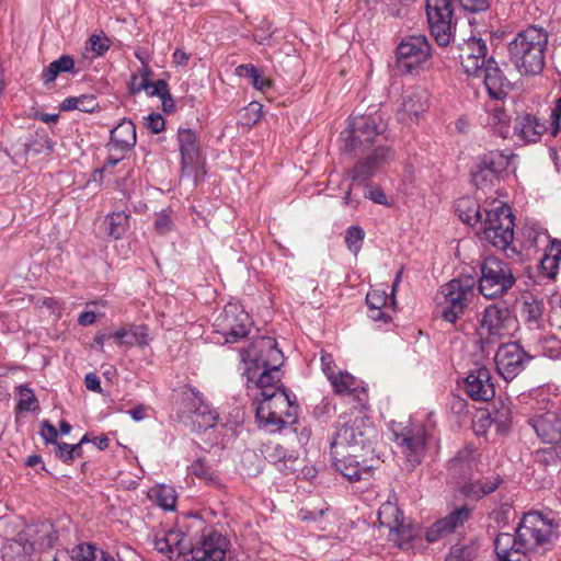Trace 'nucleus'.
Wrapping results in <instances>:
<instances>
[{"label": "nucleus", "instance_id": "61", "mask_svg": "<svg viewBox=\"0 0 561 561\" xmlns=\"http://www.w3.org/2000/svg\"><path fill=\"white\" fill-rule=\"evenodd\" d=\"M78 110L85 113H91L98 107V102L94 95L83 94L78 96Z\"/></svg>", "mask_w": 561, "mask_h": 561}, {"label": "nucleus", "instance_id": "22", "mask_svg": "<svg viewBox=\"0 0 561 561\" xmlns=\"http://www.w3.org/2000/svg\"><path fill=\"white\" fill-rule=\"evenodd\" d=\"M485 41L470 37L460 49L459 60L468 76L481 77V69L489 64Z\"/></svg>", "mask_w": 561, "mask_h": 561}, {"label": "nucleus", "instance_id": "40", "mask_svg": "<svg viewBox=\"0 0 561 561\" xmlns=\"http://www.w3.org/2000/svg\"><path fill=\"white\" fill-rule=\"evenodd\" d=\"M502 481L500 476H493L484 480L467 482L461 491L467 497L479 500L494 492Z\"/></svg>", "mask_w": 561, "mask_h": 561}, {"label": "nucleus", "instance_id": "1", "mask_svg": "<svg viewBox=\"0 0 561 561\" xmlns=\"http://www.w3.org/2000/svg\"><path fill=\"white\" fill-rule=\"evenodd\" d=\"M241 358L244 363L247 383L253 382L263 392H278L286 388L282 383L280 366L284 364V355L277 347L275 339L260 336L249 348L242 350Z\"/></svg>", "mask_w": 561, "mask_h": 561}, {"label": "nucleus", "instance_id": "25", "mask_svg": "<svg viewBox=\"0 0 561 561\" xmlns=\"http://www.w3.org/2000/svg\"><path fill=\"white\" fill-rule=\"evenodd\" d=\"M330 383L337 396L352 397L356 407L367 408L368 393L362 380L356 379L347 371L339 370L337 375L330 380Z\"/></svg>", "mask_w": 561, "mask_h": 561}, {"label": "nucleus", "instance_id": "7", "mask_svg": "<svg viewBox=\"0 0 561 561\" xmlns=\"http://www.w3.org/2000/svg\"><path fill=\"white\" fill-rule=\"evenodd\" d=\"M476 279L472 276H460L443 285L437 295L442 318L455 323L474 297Z\"/></svg>", "mask_w": 561, "mask_h": 561}, {"label": "nucleus", "instance_id": "36", "mask_svg": "<svg viewBox=\"0 0 561 561\" xmlns=\"http://www.w3.org/2000/svg\"><path fill=\"white\" fill-rule=\"evenodd\" d=\"M546 130V125L535 115L523 114L515 118L514 135L520 140L536 142Z\"/></svg>", "mask_w": 561, "mask_h": 561}, {"label": "nucleus", "instance_id": "63", "mask_svg": "<svg viewBox=\"0 0 561 561\" xmlns=\"http://www.w3.org/2000/svg\"><path fill=\"white\" fill-rule=\"evenodd\" d=\"M71 444H67V443H64V442H58L56 444V450H55V456L57 458H59L62 462L65 463H70L72 461V456H71Z\"/></svg>", "mask_w": 561, "mask_h": 561}, {"label": "nucleus", "instance_id": "60", "mask_svg": "<svg viewBox=\"0 0 561 561\" xmlns=\"http://www.w3.org/2000/svg\"><path fill=\"white\" fill-rule=\"evenodd\" d=\"M41 436L43 437V439L46 444L56 445L58 443L57 442L58 432H57L56 427L53 424H50L48 421H44L42 423Z\"/></svg>", "mask_w": 561, "mask_h": 561}, {"label": "nucleus", "instance_id": "12", "mask_svg": "<svg viewBox=\"0 0 561 561\" xmlns=\"http://www.w3.org/2000/svg\"><path fill=\"white\" fill-rule=\"evenodd\" d=\"M392 434L396 443L410 466V470L419 466L425 455L426 428L419 423L393 424Z\"/></svg>", "mask_w": 561, "mask_h": 561}, {"label": "nucleus", "instance_id": "23", "mask_svg": "<svg viewBox=\"0 0 561 561\" xmlns=\"http://www.w3.org/2000/svg\"><path fill=\"white\" fill-rule=\"evenodd\" d=\"M527 422L543 444L561 445V410L536 414Z\"/></svg>", "mask_w": 561, "mask_h": 561}, {"label": "nucleus", "instance_id": "17", "mask_svg": "<svg viewBox=\"0 0 561 561\" xmlns=\"http://www.w3.org/2000/svg\"><path fill=\"white\" fill-rule=\"evenodd\" d=\"M530 359L517 342L502 344L494 356L497 374L506 381L517 377Z\"/></svg>", "mask_w": 561, "mask_h": 561}, {"label": "nucleus", "instance_id": "31", "mask_svg": "<svg viewBox=\"0 0 561 561\" xmlns=\"http://www.w3.org/2000/svg\"><path fill=\"white\" fill-rule=\"evenodd\" d=\"M136 145V127L129 119L124 118L111 130L110 141L106 145L108 152H127Z\"/></svg>", "mask_w": 561, "mask_h": 561}, {"label": "nucleus", "instance_id": "30", "mask_svg": "<svg viewBox=\"0 0 561 561\" xmlns=\"http://www.w3.org/2000/svg\"><path fill=\"white\" fill-rule=\"evenodd\" d=\"M154 548L172 560L181 556H186L190 546L187 543V536L184 533L178 529H171L162 537L156 538Z\"/></svg>", "mask_w": 561, "mask_h": 561}, {"label": "nucleus", "instance_id": "21", "mask_svg": "<svg viewBox=\"0 0 561 561\" xmlns=\"http://www.w3.org/2000/svg\"><path fill=\"white\" fill-rule=\"evenodd\" d=\"M472 510L462 505L453 510L447 516L436 520L425 533L428 542H436L458 531L471 518Z\"/></svg>", "mask_w": 561, "mask_h": 561}, {"label": "nucleus", "instance_id": "15", "mask_svg": "<svg viewBox=\"0 0 561 561\" xmlns=\"http://www.w3.org/2000/svg\"><path fill=\"white\" fill-rule=\"evenodd\" d=\"M479 324L480 336L494 343L513 333L517 327V319L508 308L493 304L484 309Z\"/></svg>", "mask_w": 561, "mask_h": 561}, {"label": "nucleus", "instance_id": "59", "mask_svg": "<svg viewBox=\"0 0 561 561\" xmlns=\"http://www.w3.org/2000/svg\"><path fill=\"white\" fill-rule=\"evenodd\" d=\"M192 473L204 480H211L214 472L203 460L198 459L192 465Z\"/></svg>", "mask_w": 561, "mask_h": 561}, {"label": "nucleus", "instance_id": "44", "mask_svg": "<svg viewBox=\"0 0 561 561\" xmlns=\"http://www.w3.org/2000/svg\"><path fill=\"white\" fill-rule=\"evenodd\" d=\"M105 225L108 236L114 239L122 238L129 229V215L124 211H113L105 218Z\"/></svg>", "mask_w": 561, "mask_h": 561}, {"label": "nucleus", "instance_id": "10", "mask_svg": "<svg viewBox=\"0 0 561 561\" xmlns=\"http://www.w3.org/2000/svg\"><path fill=\"white\" fill-rule=\"evenodd\" d=\"M378 520L381 526L389 529V540L402 550L412 549V542L421 535L419 527L407 520L403 512L394 503L386 502L379 507Z\"/></svg>", "mask_w": 561, "mask_h": 561}, {"label": "nucleus", "instance_id": "9", "mask_svg": "<svg viewBox=\"0 0 561 561\" xmlns=\"http://www.w3.org/2000/svg\"><path fill=\"white\" fill-rule=\"evenodd\" d=\"M516 283V277L510 264L497 257H486L481 264L479 291L488 298L494 299L505 295Z\"/></svg>", "mask_w": 561, "mask_h": 561}, {"label": "nucleus", "instance_id": "52", "mask_svg": "<svg viewBox=\"0 0 561 561\" xmlns=\"http://www.w3.org/2000/svg\"><path fill=\"white\" fill-rule=\"evenodd\" d=\"M365 238V231L359 226H351L346 229L345 243L347 249L357 254L362 248L363 240Z\"/></svg>", "mask_w": 561, "mask_h": 561}, {"label": "nucleus", "instance_id": "62", "mask_svg": "<svg viewBox=\"0 0 561 561\" xmlns=\"http://www.w3.org/2000/svg\"><path fill=\"white\" fill-rule=\"evenodd\" d=\"M146 127L153 134L161 133L165 127V122L160 114H150L147 117Z\"/></svg>", "mask_w": 561, "mask_h": 561}, {"label": "nucleus", "instance_id": "42", "mask_svg": "<svg viewBox=\"0 0 561 561\" xmlns=\"http://www.w3.org/2000/svg\"><path fill=\"white\" fill-rule=\"evenodd\" d=\"M456 211L459 218L469 226L482 221V214L479 204L469 197L460 198L456 204Z\"/></svg>", "mask_w": 561, "mask_h": 561}, {"label": "nucleus", "instance_id": "64", "mask_svg": "<svg viewBox=\"0 0 561 561\" xmlns=\"http://www.w3.org/2000/svg\"><path fill=\"white\" fill-rule=\"evenodd\" d=\"M542 247L545 249V255L561 261V241L550 239V242H548V244H543Z\"/></svg>", "mask_w": 561, "mask_h": 561}, {"label": "nucleus", "instance_id": "38", "mask_svg": "<svg viewBox=\"0 0 561 561\" xmlns=\"http://www.w3.org/2000/svg\"><path fill=\"white\" fill-rule=\"evenodd\" d=\"M367 314L374 321L389 322L391 317L388 314V295L385 290L373 289L366 295Z\"/></svg>", "mask_w": 561, "mask_h": 561}, {"label": "nucleus", "instance_id": "11", "mask_svg": "<svg viewBox=\"0 0 561 561\" xmlns=\"http://www.w3.org/2000/svg\"><path fill=\"white\" fill-rule=\"evenodd\" d=\"M481 222V238L493 247L505 250L513 242L514 217L507 205H497L485 210V219Z\"/></svg>", "mask_w": 561, "mask_h": 561}, {"label": "nucleus", "instance_id": "56", "mask_svg": "<svg viewBox=\"0 0 561 561\" xmlns=\"http://www.w3.org/2000/svg\"><path fill=\"white\" fill-rule=\"evenodd\" d=\"M154 229L160 234H165L172 230L173 221L168 210H162L156 215Z\"/></svg>", "mask_w": 561, "mask_h": 561}, {"label": "nucleus", "instance_id": "43", "mask_svg": "<svg viewBox=\"0 0 561 561\" xmlns=\"http://www.w3.org/2000/svg\"><path fill=\"white\" fill-rule=\"evenodd\" d=\"M75 68V60L69 55H62L54 60L42 72V79L45 84L53 83L59 73L71 72Z\"/></svg>", "mask_w": 561, "mask_h": 561}, {"label": "nucleus", "instance_id": "28", "mask_svg": "<svg viewBox=\"0 0 561 561\" xmlns=\"http://www.w3.org/2000/svg\"><path fill=\"white\" fill-rule=\"evenodd\" d=\"M22 535L28 539V545H32L34 552L53 548L59 538L55 526L49 522L33 524Z\"/></svg>", "mask_w": 561, "mask_h": 561}, {"label": "nucleus", "instance_id": "37", "mask_svg": "<svg viewBox=\"0 0 561 561\" xmlns=\"http://www.w3.org/2000/svg\"><path fill=\"white\" fill-rule=\"evenodd\" d=\"M111 336L115 339L119 345H126L128 347L135 345L144 347L150 342L149 329L147 325H130L128 328H123L115 331Z\"/></svg>", "mask_w": 561, "mask_h": 561}, {"label": "nucleus", "instance_id": "45", "mask_svg": "<svg viewBox=\"0 0 561 561\" xmlns=\"http://www.w3.org/2000/svg\"><path fill=\"white\" fill-rule=\"evenodd\" d=\"M510 115L500 105L489 108L488 124L503 138L510 135Z\"/></svg>", "mask_w": 561, "mask_h": 561}, {"label": "nucleus", "instance_id": "13", "mask_svg": "<svg viewBox=\"0 0 561 561\" xmlns=\"http://www.w3.org/2000/svg\"><path fill=\"white\" fill-rule=\"evenodd\" d=\"M252 325L250 314L239 302H228L214 322L217 333L226 343H236L245 337Z\"/></svg>", "mask_w": 561, "mask_h": 561}, {"label": "nucleus", "instance_id": "29", "mask_svg": "<svg viewBox=\"0 0 561 561\" xmlns=\"http://www.w3.org/2000/svg\"><path fill=\"white\" fill-rule=\"evenodd\" d=\"M518 534L500 533L494 540V549L500 561H530L526 549L519 543Z\"/></svg>", "mask_w": 561, "mask_h": 561}, {"label": "nucleus", "instance_id": "14", "mask_svg": "<svg viewBox=\"0 0 561 561\" xmlns=\"http://www.w3.org/2000/svg\"><path fill=\"white\" fill-rule=\"evenodd\" d=\"M428 30L437 45L447 46L454 38V9L450 0H426Z\"/></svg>", "mask_w": 561, "mask_h": 561}, {"label": "nucleus", "instance_id": "41", "mask_svg": "<svg viewBox=\"0 0 561 561\" xmlns=\"http://www.w3.org/2000/svg\"><path fill=\"white\" fill-rule=\"evenodd\" d=\"M33 552L32 545H28V539L20 534L16 539L2 548V559L3 561H27V558Z\"/></svg>", "mask_w": 561, "mask_h": 561}, {"label": "nucleus", "instance_id": "33", "mask_svg": "<svg viewBox=\"0 0 561 561\" xmlns=\"http://www.w3.org/2000/svg\"><path fill=\"white\" fill-rule=\"evenodd\" d=\"M545 302L542 299L526 294L522 297L520 318L529 330H539L543 325Z\"/></svg>", "mask_w": 561, "mask_h": 561}, {"label": "nucleus", "instance_id": "8", "mask_svg": "<svg viewBox=\"0 0 561 561\" xmlns=\"http://www.w3.org/2000/svg\"><path fill=\"white\" fill-rule=\"evenodd\" d=\"M178 419L192 431H205L216 425L217 412L205 402L203 394L195 388H187L182 392L179 402Z\"/></svg>", "mask_w": 561, "mask_h": 561}, {"label": "nucleus", "instance_id": "3", "mask_svg": "<svg viewBox=\"0 0 561 561\" xmlns=\"http://www.w3.org/2000/svg\"><path fill=\"white\" fill-rule=\"evenodd\" d=\"M560 526L561 519L554 517L552 513L528 512L517 526L519 543L527 553L550 550L558 538Z\"/></svg>", "mask_w": 561, "mask_h": 561}, {"label": "nucleus", "instance_id": "50", "mask_svg": "<svg viewBox=\"0 0 561 561\" xmlns=\"http://www.w3.org/2000/svg\"><path fill=\"white\" fill-rule=\"evenodd\" d=\"M151 496L156 503L165 511H173L175 508L176 495L173 488L161 485L151 490Z\"/></svg>", "mask_w": 561, "mask_h": 561}, {"label": "nucleus", "instance_id": "5", "mask_svg": "<svg viewBox=\"0 0 561 561\" xmlns=\"http://www.w3.org/2000/svg\"><path fill=\"white\" fill-rule=\"evenodd\" d=\"M259 424L270 431H279L286 424H294L298 417V405L293 402L285 390L263 392V400L255 398Z\"/></svg>", "mask_w": 561, "mask_h": 561}, {"label": "nucleus", "instance_id": "39", "mask_svg": "<svg viewBox=\"0 0 561 561\" xmlns=\"http://www.w3.org/2000/svg\"><path fill=\"white\" fill-rule=\"evenodd\" d=\"M54 561H100V551L91 543H79L71 550H57Z\"/></svg>", "mask_w": 561, "mask_h": 561}, {"label": "nucleus", "instance_id": "51", "mask_svg": "<svg viewBox=\"0 0 561 561\" xmlns=\"http://www.w3.org/2000/svg\"><path fill=\"white\" fill-rule=\"evenodd\" d=\"M541 355L551 359H561V340L551 335L545 336L538 343Z\"/></svg>", "mask_w": 561, "mask_h": 561}, {"label": "nucleus", "instance_id": "47", "mask_svg": "<svg viewBox=\"0 0 561 561\" xmlns=\"http://www.w3.org/2000/svg\"><path fill=\"white\" fill-rule=\"evenodd\" d=\"M479 545L470 541L467 545H454L445 561H474L478 556Z\"/></svg>", "mask_w": 561, "mask_h": 561}, {"label": "nucleus", "instance_id": "49", "mask_svg": "<svg viewBox=\"0 0 561 561\" xmlns=\"http://www.w3.org/2000/svg\"><path fill=\"white\" fill-rule=\"evenodd\" d=\"M472 182L477 187L483 188L495 184L499 180L491 173V171L483 167V160L479 157L476 165L471 170Z\"/></svg>", "mask_w": 561, "mask_h": 561}, {"label": "nucleus", "instance_id": "20", "mask_svg": "<svg viewBox=\"0 0 561 561\" xmlns=\"http://www.w3.org/2000/svg\"><path fill=\"white\" fill-rule=\"evenodd\" d=\"M227 550V540L216 531L203 536L194 546L190 547L185 561H224Z\"/></svg>", "mask_w": 561, "mask_h": 561}, {"label": "nucleus", "instance_id": "46", "mask_svg": "<svg viewBox=\"0 0 561 561\" xmlns=\"http://www.w3.org/2000/svg\"><path fill=\"white\" fill-rule=\"evenodd\" d=\"M236 75L249 79L256 90L265 91L271 88V81L263 77L259 69L251 64L238 66Z\"/></svg>", "mask_w": 561, "mask_h": 561}, {"label": "nucleus", "instance_id": "26", "mask_svg": "<svg viewBox=\"0 0 561 561\" xmlns=\"http://www.w3.org/2000/svg\"><path fill=\"white\" fill-rule=\"evenodd\" d=\"M262 453L265 459L284 474H293L301 466L298 453L289 450L279 444L268 443L264 445Z\"/></svg>", "mask_w": 561, "mask_h": 561}, {"label": "nucleus", "instance_id": "53", "mask_svg": "<svg viewBox=\"0 0 561 561\" xmlns=\"http://www.w3.org/2000/svg\"><path fill=\"white\" fill-rule=\"evenodd\" d=\"M37 399L33 390L26 386L19 387L18 409L21 411H34L37 407Z\"/></svg>", "mask_w": 561, "mask_h": 561}, {"label": "nucleus", "instance_id": "34", "mask_svg": "<svg viewBox=\"0 0 561 561\" xmlns=\"http://www.w3.org/2000/svg\"><path fill=\"white\" fill-rule=\"evenodd\" d=\"M480 158L483 160V167L500 181L508 174V169L517 156L510 149H494L481 154Z\"/></svg>", "mask_w": 561, "mask_h": 561}, {"label": "nucleus", "instance_id": "4", "mask_svg": "<svg viewBox=\"0 0 561 561\" xmlns=\"http://www.w3.org/2000/svg\"><path fill=\"white\" fill-rule=\"evenodd\" d=\"M377 436L378 431L368 417L347 419L346 416H340L331 442V449L347 448L355 453L370 455V459H373Z\"/></svg>", "mask_w": 561, "mask_h": 561}, {"label": "nucleus", "instance_id": "19", "mask_svg": "<svg viewBox=\"0 0 561 561\" xmlns=\"http://www.w3.org/2000/svg\"><path fill=\"white\" fill-rule=\"evenodd\" d=\"M462 389L473 401L486 402L492 400L495 396V387L489 368L478 366L469 370L462 380Z\"/></svg>", "mask_w": 561, "mask_h": 561}, {"label": "nucleus", "instance_id": "2", "mask_svg": "<svg viewBox=\"0 0 561 561\" xmlns=\"http://www.w3.org/2000/svg\"><path fill=\"white\" fill-rule=\"evenodd\" d=\"M548 32L538 25L519 31L508 44V57L523 76H536L545 67Z\"/></svg>", "mask_w": 561, "mask_h": 561}, {"label": "nucleus", "instance_id": "54", "mask_svg": "<svg viewBox=\"0 0 561 561\" xmlns=\"http://www.w3.org/2000/svg\"><path fill=\"white\" fill-rule=\"evenodd\" d=\"M88 44L90 49L98 57H102L111 47V39L105 34H92L89 37Z\"/></svg>", "mask_w": 561, "mask_h": 561}, {"label": "nucleus", "instance_id": "57", "mask_svg": "<svg viewBox=\"0 0 561 561\" xmlns=\"http://www.w3.org/2000/svg\"><path fill=\"white\" fill-rule=\"evenodd\" d=\"M320 359H321L322 371L330 381L339 373V371H336V366H335L333 356L329 353H322Z\"/></svg>", "mask_w": 561, "mask_h": 561}, {"label": "nucleus", "instance_id": "18", "mask_svg": "<svg viewBox=\"0 0 561 561\" xmlns=\"http://www.w3.org/2000/svg\"><path fill=\"white\" fill-rule=\"evenodd\" d=\"M334 457V467L350 481L366 480L370 476L373 465H367V458L370 455L364 453H355L350 449L344 455L340 449H331Z\"/></svg>", "mask_w": 561, "mask_h": 561}, {"label": "nucleus", "instance_id": "48", "mask_svg": "<svg viewBox=\"0 0 561 561\" xmlns=\"http://www.w3.org/2000/svg\"><path fill=\"white\" fill-rule=\"evenodd\" d=\"M525 244L528 249L541 248L550 242V236L547 230L538 225L526 226L523 231Z\"/></svg>", "mask_w": 561, "mask_h": 561}, {"label": "nucleus", "instance_id": "27", "mask_svg": "<svg viewBox=\"0 0 561 561\" xmlns=\"http://www.w3.org/2000/svg\"><path fill=\"white\" fill-rule=\"evenodd\" d=\"M484 87L491 99L496 101L504 100L511 90V82L500 69L493 57H490L489 64L481 69Z\"/></svg>", "mask_w": 561, "mask_h": 561}, {"label": "nucleus", "instance_id": "6", "mask_svg": "<svg viewBox=\"0 0 561 561\" xmlns=\"http://www.w3.org/2000/svg\"><path fill=\"white\" fill-rule=\"evenodd\" d=\"M387 123L379 112L354 116L350 128L341 134L342 150L345 152L364 151L366 148L385 138Z\"/></svg>", "mask_w": 561, "mask_h": 561}, {"label": "nucleus", "instance_id": "16", "mask_svg": "<svg viewBox=\"0 0 561 561\" xmlns=\"http://www.w3.org/2000/svg\"><path fill=\"white\" fill-rule=\"evenodd\" d=\"M431 57V44L425 35L404 37L397 47V61L400 71L415 73L423 69Z\"/></svg>", "mask_w": 561, "mask_h": 561}, {"label": "nucleus", "instance_id": "24", "mask_svg": "<svg viewBox=\"0 0 561 561\" xmlns=\"http://www.w3.org/2000/svg\"><path fill=\"white\" fill-rule=\"evenodd\" d=\"M392 159L393 153L389 147L378 146L368 157L356 163L354 168L348 171V178L355 183H364Z\"/></svg>", "mask_w": 561, "mask_h": 561}, {"label": "nucleus", "instance_id": "35", "mask_svg": "<svg viewBox=\"0 0 561 561\" xmlns=\"http://www.w3.org/2000/svg\"><path fill=\"white\" fill-rule=\"evenodd\" d=\"M178 141L181 152L182 169L194 167L199 157V146L195 131L191 128H179Z\"/></svg>", "mask_w": 561, "mask_h": 561}, {"label": "nucleus", "instance_id": "55", "mask_svg": "<svg viewBox=\"0 0 561 561\" xmlns=\"http://www.w3.org/2000/svg\"><path fill=\"white\" fill-rule=\"evenodd\" d=\"M473 455L471 450H461L449 461V468L454 471H463L465 468L471 470Z\"/></svg>", "mask_w": 561, "mask_h": 561}, {"label": "nucleus", "instance_id": "32", "mask_svg": "<svg viewBox=\"0 0 561 561\" xmlns=\"http://www.w3.org/2000/svg\"><path fill=\"white\" fill-rule=\"evenodd\" d=\"M427 92L417 88L407 91L403 95L401 106L398 111L400 121H413L423 114L427 108Z\"/></svg>", "mask_w": 561, "mask_h": 561}, {"label": "nucleus", "instance_id": "58", "mask_svg": "<svg viewBox=\"0 0 561 561\" xmlns=\"http://www.w3.org/2000/svg\"><path fill=\"white\" fill-rule=\"evenodd\" d=\"M150 89V80L148 78H141L137 75H133L129 83V92L131 94H138L141 91H146Z\"/></svg>", "mask_w": 561, "mask_h": 561}]
</instances>
